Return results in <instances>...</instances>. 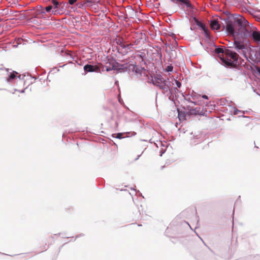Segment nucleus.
<instances>
[{
	"label": "nucleus",
	"mask_w": 260,
	"mask_h": 260,
	"mask_svg": "<svg viewBox=\"0 0 260 260\" xmlns=\"http://www.w3.org/2000/svg\"><path fill=\"white\" fill-rule=\"evenodd\" d=\"M116 43L118 45V46L125 45V44L120 39H118L116 41Z\"/></svg>",
	"instance_id": "obj_26"
},
{
	"label": "nucleus",
	"mask_w": 260,
	"mask_h": 260,
	"mask_svg": "<svg viewBox=\"0 0 260 260\" xmlns=\"http://www.w3.org/2000/svg\"><path fill=\"white\" fill-rule=\"evenodd\" d=\"M125 15L123 17V20H126L127 18H138V14L137 10H135L132 6H128L125 8Z\"/></svg>",
	"instance_id": "obj_5"
},
{
	"label": "nucleus",
	"mask_w": 260,
	"mask_h": 260,
	"mask_svg": "<svg viewBox=\"0 0 260 260\" xmlns=\"http://www.w3.org/2000/svg\"><path fill=\"white\" fill-rule=\"evenodd\" d=\"M52 13H53V14H55V11H54V10H53V11H52Z\"/></svg>",
	"instance_id": "obj_39"
},
{
	"label": "nucleus",
	"mask_w": 260,
	"mask_h": 260,
	"mask_svg": "<svg viewBox=\"0 0 260 260\" xmlns=\"http://www.w3.org/2000/svg\"><path fill=\"white\" fill-rule=\"evenodd\" d=\"M122 133H118L116 134V138L119 139H121L122 138Z\"/></svg>",
	"instance_id": "obj_28"
},
{
	"label": "nucleus",
	"mask_w": 260,
	"mask_h": 260,
	"mask_svg": "<svg viewBox=\"0 0 260 260\" xmlns=\"http://www.w3.org/2000/svg\"><path fill=\"white\" fill-rule=\"evenodd\" d=\"M133 38L135 39L134 44L140 46L145 43V35L142 32H136Z\"/></svg>",
	"instance_id": "obj_7"
},
{
	"label": "nucleus",
	"mask_w": 260,
	"mask_h": 260,
	"mask_svg": "<svg viewBox=\"0 0 260 260\" xmlns=\"http://www.w3.org/2000/svg\"><path fill=\"white\" fill-rule=\"evenodd\" d=\"M126 72L129 75H134L138 78L142 76V72L144 70V68L138 67L136 64H128L127 66H125Z\"/></svg>",
	"instance_id": "obj_3"
},
{
	"label": "nucleus",
	"mask_w": 260,
	"mask_h": 260,
	"mask_svg": "<svg viewBox=\"0 0 260 260\" xmlns=\"http://www.w3.org/2000/svg\"><path fill=\"white\" fill-rule=\"evenodd\" d=\"M210 25L211 28L214 30H218L220 28V25L218 20L216 19L211 20L210 22Z\"/></svg>",
	"instance_id": "obj_14"
},
{
	"label": "nucleus",
	"mask_w": 260,
	"mask_h": 260,
	"mask_svg": "<svg viewBox=\"0 0 260 260\" xmlns=\"http://www.w3.org/2000/svg\"><path fill=\"white\" fill-rule=\"evenodd\" d=\"M53 9L52 5H49L45 8V11L46 12H49Z\"/></svg>",
	"instance_id": "obj_25"
},
{
	"label": "nucleus",
	"mask_w": 260,
	"mask_h": 260,
	"mask_svg": "<svg viewBox=\"0 0 260 260\" xmlns=\"http://www.w3.org/2000/svg\"><path fill=\"white\" fill-rule=\"evenodd\" d=\"M91 1L89 0H86L85 2L84 3H79L77 4L79 8H82L85 6H88L87 5L88 3H91Z\"/></svg>",
	"instance_id": "obj_18"
},
{
	"label": "nucleus",
	"mask_w": 260,
	"mask_h": 260,
	"mask_svg": "<svg viewBox=\"0 0 260 260\" xmlns=\"http://www.w3.org/2000/svg\"><path fill=\"white\" fill-rule=\"evenodd\" d=\"M202 98H203L204 99H206V100H208V96L206 95H203L202 96Z\"/></svg>",
	"instance_id": "obj_35"
},
{
	"label": "nucleus",
	"mask_w": 260,
	"mask_h": 260,
	"mask_svg": "<svg viewBox=\"0 0 260 260\" xmlns=\"http://www.w3.org/2000/svg\"><path fill=\"white\" fill-rule=\"evenodd\" d=\"M173 70V67L172 66V64L168 66L165 71L167 72H172Z\"/></svg>",
	"instance_id": "obj_22"
},
{
	"label": "nucleus",
	"mask_w": 260,
	"mask_h": 260,
	"mask_svg": "<svg viewBox=\"0 0 260 260\" xmlns=\"http://www.w3.org/2000/svg\"><path fill=\"white\" fill-rule=\"evenodd\" d=\"M222 20L224 22L223 27L227 34L235 37L240 36L242 38L251 37L254 41H260V32L250 30L249 22L241 15H229Z\"/></svg>",
	"instance_id": "obj_1"
},
{
	"label": "nucleus",
	"mask_w": 260,
	"mask_h": 260,
	"mask_svg": "<svg viewBox=\"0 0 260 260\" xmlns=\"http://www.w3.org/2000/svg\"><path fill=\"white\" fill-rule=\"evenodd\" d=\"M170 1L179 6H185L187 8L192 11L194 9L189 0H170Z\"/></svg>",
	"instance_id": "obj_8"
},
{
	"label": "nucleus",
	"mask_w": 260,
	"mask_h": 260,
	"mask_svg": "<svg viewBox=\"0 0 260 260\" xmlns=\"http://www.w3.org/2000/svg\"><path fill=\"white\" fill-rule=\"evenodd\" d=\"M188 102H190L191 103H193L194 104V105H196V102H192L190 100V99H188V100H186Z\"/></svg>",
	"instance_id": "obj_36"
},
{
	"label": "nucleus",
	"mask_w": 260,
	"mask_h": 260,
	"mask_svg": "<svg viewBox=\"0 0 260 260\" xmlns=\"http://www.w3.org/2000/svg\"><path fill=\"white\" fill-rule=\"evenodd\" d=\"M51 3L54 6V9L57 8L59 6V3L56 0H52Z\"/></svg>",
	"instance_id": "obj_19"
},
{
	"label": "nucleus",
	"mask_w": 260,
	"mask_h": 260,
	"mask_svg": "<svg viewBox=\"0 0 260 260\" xmlns=\"http://www.w3.org/2000/svg\"><path fill=\"white\" fill-rule=\"evenodd\" d=\"M203 31L204 32L206 38L209 39L210 38V35L209 31L208 29L207 28V27L205 29L203 30Z\"/></svg>",
	"instance_id": "obj_20"
},
{
	"label": "nucleus",
	"mask_w": 260,
	"mask_h": 260,
	"mask_svg": "<svg viewBox=\"0 0 260 260\" xmlns=\"http://www.w3.org/2000/svg\"><path fill=\"white\" fill-rule=\"evenodd\" d=\"M128 64L127 63V64H123L120 65L119 68H118V70L120 71L121 70L124 72H126L125 66H127Z\"/></svg>",
	"instance_id": "obj_21"
},
{
	"label": "nucleus",
	"mask_w": 260,
	"mask_h": 260,
	"mask_svg": "<svg viewBox=\"0 0 260 260\" xmlns=\"http://www.w3.org/2000/svg\"><path fill=\"white\" fill-rule=\"evenodd\" d=\"M257 51H254L253 50H251L250 52V55L249 56L250 59L253 62H258V56L257 54Z\"/></svg>",
	"instance_id": "obj_15"
},
{
	"label": "nucleus",
	"mask_w": 260,
	"mask_h": 260,
	"mask_svg": "<svg viewBox=\"0 0 260 260\" xmlns=\"http://www.w3.org/2000/svg\"><path fill=\"white\" fill-rule=\"evenodd\" d=\"M76 1H77V0H69V3L70 5H73Z\"/></svg>",
	"instance_id": "obj_32"
},
{
	"label": "nucleus",
	"mask_w": 260,
	"mask_h": 260,
	"mask_svg": "<svg viewBox=\"0 0 260 260\" xmlns=\"http://www.w3.org/2000/svg\"><path fill=\"white\" fill-rule=\"evenodd\" d=\"M157 87H158L164 94L169 92L170 94H172V90L171 89V82L170 81L168 78H166V81H165L162 84H160L157 82Z\"/></svg>",
	"instance_id": "obj_4"
},
{
	"label": "nucleus",
	"mask_w": 260,
	"mask_h": 260,
	"mask_svg": "<svg viewBox=\"0 0 260 260\" xmlns=\"http://www.w3.org/2000/svg\"><path fill=\"white\" fill-rule=\"evenodd\" d=\"M192 19L194 20L196 24L199 27H200L203 30L207 28L205 24L200 22L196 17H192Z\"/></svg>",
	"instance_id": "obj_17"
},
{
	"label": "nucleus",
	"mask_w": 260,
	"mask_h": 260,
	"mask_svg": "<svg viewBox=\"0 0 260 260\" xmlns=\"http://www.w3.org/2000/svg\"><path fill=\"white\" fill-rule=\"evenodd\" d=\"M201 136L200 135H193L192 133L190 134L189 143L191 145H195L201 143Z\"/></svg>",
	"instance_id": "obj_9"
},
{
	"label": "nucleus",
	"mask_w": 260,
	"mask_h": 260,
	"mask_svg": "<svg viewBox=\"0 0 260 260\" xmlns=\"http://www.w3.org/2000/svg\"><path fill=\"white\" fill-rule=\"evenodd\" d=\"M45 12H42L41 13L42 14H44Z\"/></svg>",
	"instance_id": "obj_40"
},
{
	"label": "nucleus",
	"mask_w": 260,
	"mask_h": 260,
	"mask_svg": "<svg viewBox=\"0 0 260 260\" xmlns=\"http://www.w3.org/2000/svg\"><path fill=\"white\" fill-rule=\"evenodd\" d=\"M175 83L178 88H180L181 86V83L177 80H175Z\"/></svg>",
	"instance_id": "obj_27"
},
{
	"label": "nucleus",
	"mask_w": 260,
	"mask_h": 260,
	"mask_svg": "<svg viewBox=\"0 0 260 260\" xmlns=\"http://www.w3.org/2000/svg\"><path fill=\"white\" fill-rule=\"evenodd\" d=\"M79 237V236H78V235L76 236V238H77V237Z\"/></svg>",
	"instance_id": "obj_41"
},
{
	"label": "nucleus",
	"mask_w": 260,
	"mask_h": 260,
	"mask_svg": "<svg viewBox=\"0 0 260 260\" xmlns=\"http://www.w3.org/2000/svg\"><path fill=\"white\" fill-rule=\"evenodd\" d=\"M116 50L117 53L122 56L126 55L129 51H131V49L129 48V45H126L117 46Z\"/></svg>",
	"instance_id": "obj_10"
},
{
	"label": "nucleus",
	"mask_w": 260,
	"mask_h": 260,
	"mask_svg": "<svg viewBox=\"0 0 260 260\" xmlns=\"http://www.w3.org/2000/svg\"><path fill=\"white\" fill-rule=\"evenodd\" d=\"M243 113L244 112L242 111H240V110H238L237 108H234V111L233 112V114L234 115H238L239 113Z\"/></svg>",
	"instance_id": "obj_23"
},
{
	"label": "nucleus",
	"mask_w": 260,
	"mask_h": 260,
	"mask_svg": "<svg viewBox=\"0 0 260 260\" xmlns=\"http://www.w3.org/2000/svg\"><path fill=\"white\" fill-rule=\"evenodd\" d=\"M125 14H124L123 15L120 16L119 17L121 18L122 20H123V17Z\"/></svg>",
	"instance_id": "obj_37"
},
{
	"label": "nucleus",
	"mask_w": 260,
	"mask_h": 260,
	"mask_svg": "<svg viewBox=\"0 0 260 260\" xmlns=\"http://www.w3.org/2000/svg\"><path fill=\"white\" fill-rule=\"evenodd\" d=\"M165 81H166V78H164L160 75H157V76L154 77V79L152 80L153 84L156 86H157V82L161 85Z\"/></svg>",
	"instance_id": "obj_13"
},
{
	"label": "nucleus",
	"mask_w": 260,
	"mask_h": 260,
	"mask_svg": "<svg viewBox=\"0 0 260 260\" xmlns=\"http://www.w3.org/2000/svg\"><path fill=\"white\" fill-rule=\"evenodd\" d=\"M84 70L86 72H100V69L98 66L86 64L84 66Z\"/></svg>",
	"instance_id": "obj_11"
},
{
	"label": "nucleus",
	"mask_w": 260,
	"mask_h": 260,
	"mask_svg": "<svg viewBox=\"0 0 260 260\" xmlns=\"http://www.w3.org/2000/svg\"><path fill=\"white\" fill-rule=\"evenodd\" d=\"M255 68L258 74L260 75V68L257 66H255Z\"/></svg>",
	"instance_id": "obj_31"
},
{
	"label": "nucleus",
	"mask_w": 260,
	"mask_h": 260,
	"mask_svg": "<svg viewBox=\"0 0 260 260\" xmlns=\"http://www.w3.org/2000/svg\"><path fill=\"white\" fill-rule=\"evenodd\" d=\"M27 88V87H26L25 88H24V89H22V90H17L16 89H15L14 90L15 91H19L20 93H24L25 92V90Z\"/></svg>",
	"instance_id": "obj_29"
},
{
	"label": "nucleus",
	"mask_w": 260,
	"mask_h": 260,
	"mask_svg": "<svg viewBox=\"0 0 260 260\" xmlns=\"http://www.w3.org/2000/svg\"><path fill=\"white\" fill-rule=\"evenodd\" d=\"M105 70L107 71V72H109V71H112V70H115V68L114 67V66L113 65L111 67H107V66H105Z\"/></svg>",
	"instance_id": "obj_24"
},
{
	"label": "nucleus",
	"mask_w": 260,
	"mask_h": 260,
	"mask_svg": "<svg viewBox=\"0 0 260 260\" xmlns=\"http://www.w3.org/2000/svg\"><path fill=\"white\" fill-rule=\"evenodd\" d=\"M141 156V155H138V156L137 157V158L135 159V160H137L139 159V157Z\"/></svg>",
	"instance_id": "obj_38"
},
{
	"label": "nucleus",
	"mask_w": 260,
	"mask_h": 260,
	"mask_svg": "<svg viewBox=\"0 0 260 260\" xmlns=\"http://www.w3.org/2000/svg\"><path fill=\"white\" fill-rule=\"evenodd\" d=\"M6 71L7 72L8 75V78L6 79V81L7 82H11L17 77V75L18 74V73L16 71L11 72V69H6Z\"/></svg>",
	"instance_id": "obj_12"
},
{
	"label": "nucleus",
	"mask_w": 260,
	"mask_h": 260,
	"mask_svg": "<svg viewBox=\"0 0 260 260\" xmlns=\"http://www.w3.org/2000/svg\"><path fill=\"white\" fill-rule=\"evenodd\" d=\"M215 52L219 54V62L225 67H233L238 63V55L231 50H224L221 47H217Z\"/></svg>",
	"instance_id": "obj_2"
},
{
	"label": "nucleus",
	"mask_w": 260,
	"mask_h": 260,
	"mask_svg": "<svg viewBox=\"0 0 260 260\" xmlns=\"http://www.w3.org/2000/svg\"><path fill=\"white\" fill-rule=\"evenodd\" d=\"M199 112V110H198L197 108H196L194 109H192V112L191 113H194V114H197V113H198Z\"/></svg>",
	"instance_id": "obj_30"
},
{
	"label": "nucleus",
	"mask_w": 260,
	"mask_h": 260,
	"mask_svg": "<svg viewBox=\"0 0 260 260\" xmlns=\"http://www.w3.org/2000/svg\"><path fill=\"white\" fill-rule=\"evenodd\" d=\"M160 146L162 147L161 150L159 151L160 155L162 156V155L165 152L167 148V144L165 142L164 144L162 143V142H159L158 144H156L157 147H159Z\"/></svg>",
	"instance_id": "obj_16"
},
{
	"label": "nucleus",
	"mask_w": 260,
	"mask_h": 260,
	"mask_svg": "<svg viewBox=\"0 0 260 260\" xmlns=\"http://www.w3.org/2000/svg\"><path fill=\"white\" fill-rule=\"evenodd\" d=\"M126 45H129V48H130V47H133L135 45L134 44V42H133L132 43L129 44H126Z\"/></svg>",
	"instance_id": "obj_34"
},
{
	"label": "nucleus",
	"mask_w": 260,
	"mask_h": 260,
	"mask_svg": "<svg viewBox=\"0 0 260 260\" xmlns=\"http://www.w3.org/2000/svg\"><path fill=\"white\" fill-rule=\"evenodd\" d=\"M233 45L234 48L239 53L243 55L244 56L246 55V47L244 43L240 41L237 40L235 39Z\"/></svg>",
	"instance_id": "obj_6"
},
{
	"label": "nucleus",
	"mask_w": 260,
	"mask_h": 260,
	"mask_svg": "<svg viewBox=\"0 0 260 260\" xmlns=\"http://www.w3.org/2000/svg\"><path fill=\"white\" fill-rule=\"evenodd\" d=\"M257 56H258V62L260 61V48H259L258 49V52H257Z\"/></svg>",
	"instance_id": "obj_33"
}]
</instances>
